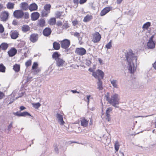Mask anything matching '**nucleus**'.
<instances>
[{"mask_svg": "<svg viewBox=\"0 0 156 156\" xmlns=\"http://www.w3.org/2000/svg\"><path fill=\"white\" fill-rule=\"evenodd\" d=\"M125 56L128 62V69L130 73L133 74L136 69L135 64L136 63L137 57L131 49L129 50L125 53Z\"/></svg>", "mask_w": 156, "mask_h": 156, "instance_id": "nucleus-1", "label": "nucleus"}, {"mask_svg": "<svg viewBox=\"0 0 156 156\" xmlns=\"http://www.w3.org/2000/svg\"><path fill=\"white\" fill-rule=\"evenodd\" d=\"M105 97L106 100L113 106L116 107V105L119 104V99L118 94H115L112 95L110 98L109 94L108 93Z\"/></svg>", "mask_w": 156, "mask_h": 156, "instance_id": "nucleus-2", "label": "nucleus"}, {"mask_svg": "<svg viewBox=\"0 0 156 156\" xmlns=\"http://www.w3.org/2000/svg\"><path fill=\"white\" fill-rule=\"evenodd\" d=\"M92 75L98 80L103 79L104 76V73L101 70L98 69L93 73Z\"/></svg>", "mask_w": 156, "mask_h": 156, "instance_id": "nucleus-3", "label": "nucleus"}, {"mask_svg": "<svg viewBox=\"0 0 156 156\" xmlns=\"http://www.w3.org/2000/svg\"><path fill=\"white\" fill-rule=\"evenodd\" d=\"M51 7V6L50 4H45L44 7V10H42L41 13L42 16H47L50 12Z\"/></svg>", "mask_w": 156, "mask_h": 156, "instance_id": "nucleus-4", "label": "nucleus"}, {"mask_svg": "<svg viewBox=\"0 0 156 156\" xmlns=\"http://www.w3.org/2000/svg\"><path fill=\"white\" fill-rule=\"evenodd\" d=\"M38 64L37 62H34L31 69V73L35 75L39 73L41 71V69L38 68Z\"/></svg>", "mask_w": 156, "mask_h": 156, "instance_id": "nucleus-5", "label": "nucleus"}, {"mask_svg": "<svg viewBox=\"0 0 156 156\" xmlns=\"http://www.w3.org/2000/svg\"><path fill=\"white\" fill-rule=\"evenodd\" d=\"M62 48L64 49L68 48L70 44V41L67 39H65L59 41Z\"/></svg>", "mask_w": 156, "mask_h": 156, "instance_id": "nucleus-6", "label": "nucleus"}, {"mask_svg": "<svg viewBox=\"0 0 156 156\" xmlns=\"http://www.w3.org/2000/svg\"><path fill=\"white\" fill-rule=\"evenodd\" d=\"M13 15L14 17L20 19L23 17L24 15V12L22 10H17L13 12Z\"/></svg>", "mask_w": 156, "mask_h": 156, "instance_id": "nucleus-7", "label": "nucleus"}, {"mask_svg": "<svg viewBox=\"0 0 156 156\" xmlns=\"http://www.w3.org/2000/svg\"><path fill=\"white\" fill-rule=\"evenodd\" d=\"M154 37V35H152L150 38L148 42L147 43L148 47L150 49H153L155 48V42L153 40Z\"/></svg>", "mask_w": 156, "mask_h": 156, "instance_id": "nucleus-8", "label": "nucleus"}, {"mask_svg": "<svg viewBox=\"0 0 156 156\" xmlns=\"http://www.w3.org/2000/svg\"><path fill=\"white\" fill-rule=\"evenodd\" d=\"M101 36L98 32H96L93 35L92 41L94 43L98 42L101 40Z\"/></svg>", "mask_w": 156, "mask_h": 156, "instance_id": "nucleus-9", "label": "nucleus"}, {"mask_svg": "<svg viewBox=\"0 0 156 156\" xmlns=\"http://www.w3.org/2000/svg\"><path fill=\"white\" fill-rule=\"evenodd\" d=\"M75 52L78 55L82 56L86 53V51L83 48H77Z\"/></svg>", "mask_w": 156, "mask_h": 156, "instance_id": "nucleus-10", "label": "nucleus"}, {"mask_svg": "<svg viewBox=\"0 0 156 156\" xmlns=\"http://www.w3.org/2000/svg\"><path fill=\"white\" fill-rule=\"evenodd\" d=\"M9 13L6 11H5L2 12L1 15V18L2 21H6L8 19Z\"/></svg>", "mask_w": 156, "mask_h": 156, "instance_id": "nucleus-11", "label": "nucleus"}, {"mask_svg": "<svg viewBox=\"0 0 156 156\" xmlns=\"http://www.w3.org/2000/svg\"><path fill=\"white\" fill-rule=\"evenodd\" d=\"M112 7H107L102 9L100 12V15L103 16L105 15L109 11L111 10Z\"/></svg>", "mask_w": 156, "mask_h": 156, "instance_id": "nucleus-12", "label": "nucleus"}, {"mask_svg": "<svg viewBox=\"0 0 156 156\" xmlns=\"http://www.w3.org/2000/svg\"><path fill=\"white\" fill-rule=\"evenodd\" d=\"M40 14L37 12H34L31 14V19L33 21H35L37 20L39 17Z\"/></svg>", "mask_w": 156, "mask_h": 156, "instance_id": "nucleus-13", "label": "nucleus"}, {"mask_svg": "<svg viewBox=\"0 0 156 156\" xmlns=\"http://www.w3.org/2000/svg\"><path fill=\"white\" fill-rule=\"evenodd\" d=\"M56 65L59 67L63 66L65 63V61L63 59L60 58L56 59Z\"/></svg>", "mask_w": 156, "mask_h": 156, "instance_id": "nucleus-14", "label": "nucleus"}, {"mask_svg": "<svg viewBox=\"0 0 156 156\" xmlns=\"http://www.w3.org/2000/svg\"><path fill=\"white\" fill-rule=\"evenodd\" d=\"M38 38V34H31L30 37V40L31 42L34 43L36 42Z\"/></svg>", "mask_w": 156, "mask_h": 156, "instance_id": "nucleus-15", "label": "nucleus"}, {"mask_svg": "<svg viewBox=\"0 0 156 156\" xmlns=\"http://www.w3.org/2000/svg\"><path fill=\"white\" fill-rule=\"evenodd\" d=\"M80 122L81 125L83 127H86L88 125L89 121L83 117L81 119Z\"/></svg>", "mask_w": 156, "mask_h": 156, "instance_id": "nucleus-16", "label": "nucleus"}, {"mask_svg": "<svg viewBox=\"0 0 156 156\" xmlns=\"http://www.w3.org/2000/svg\"><path fill=\"white\" fill-rule=\"evenodd\" d=\"M20 8L24 11L27 10L29 8L28 4L24 2L21 3L20 5Z\"/></svg>", "mask_w": 156, "mask_h": 156, "instance_id": "nucleus-17", "label": "nucleus"}, {"mask_svg": "<svg viewBox=\"0 0 156 156\" xmlns=\"http://www.w3.org/2000/svg\"><path fill=\"white\" fill-rule=\"evenodd\" d=\"M51 32V29L49 28H46L43 31V34L45 36H48L49 35Z\"/></svg>", "mask_w": 156, "mask_h": 156, "instance_id": "nucleus-18", "label": "nucleus"}, {"mask_svg": "<svg viewBox=\"0 0 156 156\" xmlns=\"http://www.w3.org/2000/svg\"><path fill=\"white\" fill-rule=\"evenodd\" d=\"M14 114L15 115L19 116H23L26 117L27 116H29V113L27 112H17L15 113Z\"/></svg>", "mask_w": 156, "mask_h": 156, "instance_id": "nucleus-19", "label": "nucleus"}, {"mask_svg": "<svg viewBox=\"0 0 156 156\" xmlns=\"http://www.w3.org/2000/svg\"><path fill=\"white\" fill-rule=\"evenodd\" d=\"M17 50L15 48H11L8 51V53L10 56L12 57L14 56L16 53Z\"/></svg>", "mask_w": 156, "mask_h": 156, "instance_id": "nucleus-20", "label": "nucleus"}, {"mask_svg": "<svg viewBox=\"0 0 156 156\" xmlns=\"http://www.w3.org/2000/svg\"><path fill=\"white\" fill-rule=\"evenodd\" d=\"M38 6L35 3L30 5V11H36L37 9Z\"/></svg>", "mask_w": 156, "mask_h": 156, "instance_id": "nucleus-21", "label": "nucleus"}, {"mask_svg": "<svg viewBox=\"0 0 156 156\" xmlns=\"http://www.w3.org/2000/svg\"><path fill=\"white\" fill-rule=\"evenodd\" d=\"M10 35L12 38L16 39L18 37V33L16 31H12L10 33Z\"/></svg>", "mask_w": 156, "mask_h": 156, "instance_id": "nucleus-22", "label": "nucleus"}, {"mask_svg": "<svg viewBox=\"0 0 156 156\" xmlns=\"http://www.w3.org/2000/svg\"><path fill=\"white\" fill-rule=\"evenodd\" d=\"M58 119V121L60 122V124L61 125H64L65 122L63 120L62 116L59 114L57 113L56 115Z\"/></svg>", "mask_w": 156, "mask_h": 156, "instance_id": "nucleus-23", "label": "nucleus"}, {"mask_svg": "<svg viewBox=\"0 0 156 156\" xmlns=\"http://www.w3.org/2000/svg\"><path fill=\"white\" fill-rule=\"evenodd\" d=\"M92 19L93 16L91 15L88 14L84 17L83 21L85 22H87L90 21Z\"/></svg>", "mask_w": 156, "mask_h": 156, "instance_id": "nucleus-24", "label": "nucleus"}, {"mask_svg": "<svg viewBox=\"0 0 156 156\" xmlns=\"http://www.w3.org/2000/svg\"><path fill=\"white\" fill-rule=\"evenodd\" d=\"M56 22V18L55 17L51 18L48 21V23L50 25H54Z\"/></svg>", "mask_w": 156, "mask_h": 156, "instance_id": "nucleus-25", "label": "nucleus"}, {"mask_svg": "<svg viewBox=\"0 0 156 156\" xmlns=\"http://www.w3.org/2000/svg\"><path fill=\"white\" fill-rule=\"evenodd\" d=\"M38 25L40 27H43L45 25V21L44 19L41 18L38 20Z\"/></svg>", "mask_w": 156, "mask_h": 156, "instance_id": "nucleus-26", "label": "nucleus"}, {"mask_svg": "<svg viewBox=\"0 0 156 156\" xmlns=\"http://www.w3.org/2000/svg\"><path fill=\"white\" fill-rule=\"evenodd\" d=\"M53 47L54 49L58 50L60 48V45L59 43L55 42L53 44Z\"/></svg>", "mask_w": 156, "mask_h": 156, "instance_id": "nucleus-27", "label": "nucleus"}, {"mask_svg": "<svg viewBox=\"0 0 156 156\" xmlns=\"http://www.w3.org/2000/svg\"><path fill=\"white\" fill-rule=\"evenodd\" d=\"M60 55H61L59 54L58 52H55L52 54V57L55 60H56V59H57L58 58H60L59 57H60Z\"/></svg>", "mask_w": 156, "mask_h": 156, "instance_id": "nucleus-28", "label": "nucleus"}, {"mask_svg": "<svg viewBox=\"0 0 156 156\" xmlns=\"http://www.w3.org/2000/svg\"><path fill=\"white\" fill-rule=\"evenodd\" d=\"M15 4L13 3L8 2L6 5V6L9 9H12L14 8Z\"/></svg>", "mask_w": 156, "mask_h": 156, "instance_id": "nucleus-29", "label": "nucleus"}, {"mask_svg": "<svg viewBox=\"0 0 156 156\" xmlns=\"http://www.w3.org/2000/svg\"><path fill=\"white\" fill-rule=\"evenodd\" d=\"M101 80H98V81L97 83L98 88L100 90H102L103 88L102 87V82Z\"/></svg>", "mask_w": 156, "mask_h": 156, "instance_id": "nucleus-30", "label": "nucleus"}, {"mask_svg": "<svg viewBox=\"0 0 156 156\" xmlns=\"http://www.w3.org/2000/svg\"><path fill=\"white\" fill-rule=\"evenodd\" d=\"M151 23L149 22H147L144 24L143 27L142 28L144 30H147L148 28L151 26Z\"/></svg>", "mask_w": 156, "mask_h": 156, "instance_id": "nucleus-31", "label": "nucleus"}, {"mask_svg": "<svg viewBox=\"0 0 156 156\" xmlns=\"http://www.w3.org/2000/svg\"><path fill=\"white\" fill-rule=\"evenodd\" d=\"M0 47V48H1L3 50H5L7 49L8 46L7 44L5 43H3L1 44Z\"/></svg>", "mask_w": 156, "mask_h": 156, "instance_id": "nucleus-32", "label": "nucleus"}, {"mask_svg": "<svg viewBox=\"0 0 156 156\" xmlns=\"http://www.w3.org/2000/svg\"><path fill=\"white\" fill-rule=\"evenodd\" d=\"M63 12L57 11L55 13L56 18H60L62 15Z\"/></svg>", "mask_w": 156, "mask_h": 156, "instance_id": "nucleus-33", "label": "nucleus"}, {"mask_svg": "<svg viewBox=\"0 0 156 156\" xmlns=\"http://www.w3.org/2000/svg\"><path fill=\"white\" fill-rule=\"evenodd\" d=\"M22 28L23 31L26 32L29 30V27L28 25H24L22 26Z\"/></svg>", "mask_w": 156, "mask_h": 156, "instance_id": "nucleus-34", "label": "nucleus"}, {"mask_svg": "<svg viewBox=\"0 0 156 156\" xmlns=\"http://www.w3.org/2000/svg\"><path fill=\"white\" fill-rule=\"evenodd\" d=\"M110 81L113 87L115 88H117L118 86L117 83V80H110Z\"/></svg>", "mask_w": 156, "mask_h": 156, "instance_id": "nucleus-35", "label": "nucleus"}, {"mask_svg": "<svg viewBox=\"0 0 156 156\" xmlns=\"http://www.w3.org/2000/svg\"><path fill=\"white\" fill-rule=\"evenodd\" d=\"M112 107H109L107 108L106 112V116L108 117L109 116H110L109 113L110 112L112 111Z\"/></svg>", "mask_w": 156, "mask_h": 156, "instance_id": "nucleus-36", "label": "nucleus"}, {"mask_svg": "<svg viewBox=\"0 0 156 156\" xmlns=\"http://www.w3.org/2000/svg\"><path fill=\"white\" fill-rule=\"evenodd\" d=\"M114 146L116 151H118L119 148V145L118 141H117L115 142Z\"/></svg>", "mask_w": 156, "mask_h": 156, "instance_id": "nucleus-37", "label": "nucleus"}, {"mask_svg": "<svg viewBox=\"0 0 156 156\" xmlns=\"http://www.w3.org/2000/svg\"><path fill=\"white\" fill-rule=\"evenodd\" d=\"M33 107L35 108L38 109L41 106V104L38 102L36 103H32Z\"/></svg>", "mask_w": 156, "mask_h": 156, "instance_id": "nucleus-38", "label": "nucleus"}, {"mask_svg": "<svg viewBox=\"0 0 156 156\" xmlns=\"http://www.w3.org/2000/svg\"><path fill=\"white\" fill-rule=\"evenodd\" d=\"M13 69L16 72H18L20 69V66L16 64L14 66Z\"/></svg>", "mask_w": 156, "mask_h": 156, "instance_id": "nucleus-39", "label": "nucleus"}, {"mask_svg": "<svg viewBox=\"0 0 156 156\" xmlns=\"http://www.w3.org/2000/svg\"><path fill=\"white\" fill-rule=\"evenodd\" d=\"M112 41L110 40V41L106 45L105 47L107 49H109L112 47Z\"/></svg>", "mask_w": 156, "mask_h": 156, "instance_id": "nucleus-40", "label": "nucleus"}, {"mask_svg": "<svg viewBox=\"0 0 156 156\" xmlns=\"http://www.w3.org/2000/svg\"><path fill=\"white\" fill-rule=\"evenodd\" d=\"M69 27V26L68 25V22L67 21H66L64 23L62 27V29H64V28L67 29Z\"/></svg>", "mask_w": 156, "mask_h": 156, "instance_id": "nucleus-41", "label": "nucleus"}, {"mask_svg": "<svg viewBox=\"0 0 156 156\" xmlns=\"http://www.w3.org/2000/svg\"><path fill=\"white\" fill-rule=\"evenodd\" d=\"M5 67L2 65L0 64V72H5Z\"/></svg>", "mask_w": 156, "mask_h": 156, "instance_id": "nucleus-42", "label": "nucleus"}, {"mask_svg": "<svg viewBox=\"0 0 156 156\" xmlns=\"http://www.w3.org/2000/svg\"><path fill=\"white\" fill-rule=\"evenodd\" d=\"M91 97V95H87L86 99H84V100L87 102V104L88 105L90 102V98Z\"/></svg>", "mask_w": 156, "mask_h": 156, "instance_id": "nucleus-43", "label": "nucleus"}, {"mask_svg": "<svg viewBox=\"0 0 156 156\" xmlns=\"http://www.w3.org/2000/svg\"><path fill=\"white\" fill-rule=\"evenodd\" d=\"M29 13L27 12H25L24 13V18L25 19H27L29 18Z\"/></svg>", "mask_w": 156, "mask_h": 156, "instance_id": "nucleus-44", "label": "nucleus"}, {"mask_svg": "<svg viewBox=\"0 0 156 156\" xmlns=\"http://www.w3.org/2000/svg\"><path fill=\"white\" fill-rule=\"evenodd\" d=\"M72 23L73 25L74 26H75L78 24V21L76 20V19L75 20H73L72 22Z\"/></svg>", "mask_w": 156, "mask_h": 156, "instance_id": "nucleus-45", "label": "nucleus"}, {"mask_svg": "<svg viewBox=\"0 0 156 156\" xmlns=\"http://www.w3.org/2000/svg\"><path fill=\"white\" fill-rule=\"evenodd\" d=\"M56 25L58 27H61L62 25V23L61 21H58Z\"/></svg>", "mask_w": 156, "mask_h": 156, "instance_id": "nucleus-46", "label": "nucleus"}, {"mask_svg": "<svg viewBox=\"0 0 156 156\" xmlns=\"http://www.w3.org/2000/svg\"><path fill=\"white\" fill-rule=\"evenodd\" d=\"M4 31V28L2 25L0 24V32L2 33Z\"/></svg>", "mask_w": 156, "mask_h": 156, "instance_id": "nucleus-47", "label": "nucleus"}, {"mask_svg": "<svg viewBox=\"0 0 156 156\" xmlns=\"http://www.w3.org/2000/svg\"><path fill=\"white\" fill-rule=\"evenodd\" d=\"M87 0H80L79 1V3L80 4H83L86 2Z\"/></svg>", "mask_w": 156, "mask_h": 156, "instance_id": "nucleus-48", "label": "nucleus"}, {"mask_svg": "<svg viewBox=\"0 0 156 156\" xmlns=\"http://www.w3.org/2000/svg\"><path fill=\"white\" fill-rule=\"evenodd\" d=\"M12 123L11 122L9 125L8 127V129L9 131L10 130L11 128L12 127Z\"/></svg>", "mask_w": 156, "mask_h": 156, "instance_id": "nucleus-49", "label": "nucleus"}, {"mask_svg": "<svg viewBox=\"0 0 156 156\" xmlns=\"http://www.w3.org/2000/svg\"><path fill=\"white\" fill-rule=\"evenodd\" d=\"M4 95V94L2 92L0 91V99H2L3 98Z\"/></svg>", "mask_w": 156, "mask_h": 156, "instance_id": "nucleus-50", "label": "nucleus"}, {"mask_svg": "<svg viewBox=\"0 0 156 156\" xmlns=\"http://www.w3.org/2000/svg\"><path fill=\"white\" fill-rule=\"evenodd\" d=\"M26 108L23 106H21L20 107V111H21L22 110H23L25 109H26Z\"/></svg>", "mask_w": 156, "mask_h": 156, "instance_id": "nucleus-51", "label": "nucleus"}, {"mask_svg": "<svg viewBox=\"0 0 156 156\" xmlns=\"http://www.w3.org/2000/svg\"><path fill=\"white\" fill-rule=\"evenodd\" d=\"M74 35L76 37H78L80 36V34L79 33L77 32H76L74 33Z\"/></svg>", "mask_w": 156, "mask_h": 156, "instance_id": "nucleus-52", "label": "nucleus"}, {"mask_svg": "<svg viewBox=\"0 0 156 156\" xmlns=\"http://www.w3.org/2000/svg\"><path fill=\"white\" fill-rule=\"evenodd\" d=\"M94 69H93L91 68H90L88 70L91 72H92V73H93V72H95L94 71Z\"/></svg>", "mask_w": 156, "mask_h": 156, "instance_id": "nucleus-53", "label": "nucleus"}, {"mask_svg": "<svg viewBox=\"0 0 156 156\" xmlns=\"http://www.w3.org/2000/svg\"><path fill=\"white\" fill-rule=\"evenodd\" d=\"M73 2L75 4H78L79 3V0H73Z\"/></svg>", "mask_w": 156, "mask_h": 156, "instance_id": "nucleus-54", "label": "nucleus"}, {"mask_svg": "<svg viewBox=\"0 0 156 156\" xmlns=\"http://www.w3.org/2000/svg\"><path fill=\"white\" fill-rule=\"evenodd\" d=\"M122 1V0H117V3L118 4H119L121 3Z\"/></svg>", "mask_w": 156, "mask_h": 156, "instance_id": "nucleus-55", "label": "nucleus"}, {"mask_svg": "<svg viewBox=\"0 0 156 156\" xmlns=\"http://www.w3.org/2000/svg\"><path fill=\"white\" fill-rule=\"evenodd\" d=\"M25 65L27 67H28L29 66V61H27L25 63Z\"/></svg>", "mask_w": 156, "mask_h": 156, "instance_id": "nucleus-56", "label": "nucleus"}, {"mask_svg": "<svg viewBox=\"0 0 156 156\" xmlns=\"http://www.w3.org/2000/svg\"><path fill=\"white\" fill-rule=\"evenodd\" d=\"M153 67L155 70H156V60L153 65Z\"/></svg>", "mask_w": 156, "mask_h": 156, "instance_id": "nucleus-57", "label": "nucleus"}, {"mask_svg": "<svg viewBox=\"0 0 156 156\" xmlns=\"http://www.w3.org/2000/svg\"><path fill=\"white\" fill-rule=\"evenodd\" d=\"M71 91L73 93H79V92L77 91L76 90H71Z\"/></svg>", "mask_w": 156, "mask_h": 156, "instance_id": "nucleus-58", "label": "nucleus"}, {"mask_svg": "<svg viewBox=\"0 0 156 156\" xmlns=\"http://www.w3.org/2000/svg\"><path fill=\"white\" fill-rule=\"evenodd\" d=\"M98 61L101 64L102 63V59L101 58H98Z\"/></svg>", "mask_w": 156, "mask_h": 156, "instance_id": "nucleus-59", "label": "nucleus"}, {"mask_svg": "<svg viewBox=\"0 0 156 156\" xmlns=\"http://www.w3.org/2000/svg\"><path fill=\"white\" fill-rule=\"evenodd\" d=\"M107 118H106V119L108 121H109L110 120V116H109L108 117L106 116Z\"/></svg>", "mask_w": 156, "mask_h": 156, "instance_id": "nucleus-60", "label": "nucleus"}, {"mask_svg": "<svg viewBox=\"0 0 156 156\" xmlns=\"http://www.w3.org/2000/svg\"><path fill=\"white\" fill-rule=\"evenodd\" d=\"M13 24L14 25H16L17 24V22L15 20H14L13 22Z\"/></svg>", "mask_w": 156, "mask_h": 156, "instance_id": "nucleus-61", "label": "nucleus"}, {"mask_svg": "<svg viewBox=\"0 0 156 156\" xmlns=\"http://www.w3.org/2000/svg\"><path fill=\"white\" fill-rule=\"evenodd\" d=\"M3 8V5L2 4H0V10L2 9Z\"/></svg>", "mask_w": 156, "mask_h": 156, "instance_id": "nucleus-62", "label": "nucleus"}, {"mask_svg": "<svg viewBox=\"0 0 156 156\" xmlns=\"http://www.w3.org/2000/svg\"><path fill=\"white\" fill-rule=\"evenodd\" d=\"M153 133H155V132H156V131L155 129H154L153 130V131H152Z\"/></svg>", "mask_w": 156, "mask_h": 156, "instance_id": "nucleus-63", "label": "nucleus"}, {"mask_svg": "<svg viewBox=\"0 0 156 156\" xmlns=\"http://www.w3.org/2000/svg\"><path fill=\"white\" fill-rule=\"evenodd\" d=\"M71 143H76V142L73 141V142H72Z\"/></svg>", "mask_w": 156, "mask_h": 156, "instance_id": "nucleus-64", "label": "nucleus"}]
</instances>
